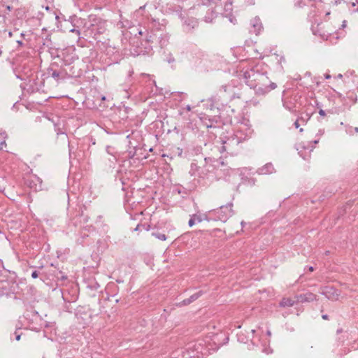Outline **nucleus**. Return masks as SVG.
Here are the masks:
<instances>
[{
	"label": "nucleus",
	"instance_id": "1",
	"mask_svg": "<svg viewBox=\"0 0 358 358\" xmlns=\"http://www.w3.org/2000/svg\"><path fill=\"white\" fill-rule=\"evenodd\" d=\"M238 76L243 78L251 89H254L256 94L265 95L269 92L268 78L264 73H260L257 67L243 69L240 71Z\"/></svg>",
	"mask_w": 358,
	"mask_h": 358
},
{
	"label": "nucleus",
	"instance_id": "2",
	"mask_svg": "<svg viewBox=\"0 0 358 358\" xmlns=\"http://www.w3.org/2000/svg\"><path fill=\"white\" fill-rule=\"evenodd\" d=\"M232 204L222 206L220 208L210 212V215H214L215 220L226 222L232 214Z\"/></svg>",
	"mask_w": 358,
	"mask_h": 358
},
{
	"label": "nucleus",
	"instance_id": "3",
	"mask_svg": "<svg viewBox=\"0 0 358 358\" xmlns=\"http://www.w3.org/2000/svg\"><path fill=\"white\" fill-rule=\"evenodd\" d=\"M248 137H249L248 135H245V137L243 138L241 136H238V133H237L235 135V137H233V138H228L227 141L223 142L224 145H222L221 147V149L220 150V152H223L224 151L228 150L229 146H231L232 145H235V144L238 145L241 141L245 140Z\"/></svg>",
	"mask_w": 358,
	"mask_h": 358
},
{
	"label": "nucleus",
	"instance_id": "4",
	"mask_svg": "<svg viewBox=\"0 0 358 358\" xmlns=\"http://www.w3.org/2000/svg\"><path fill=\"white\" fill-rule=\"evenodd\" d=\"M250 26L251 29H250V31L256 35H258L263 29L262 22L257 17H255L250 20Z\"/></svg>",
	"mask_w": 358,
	"mask_h": 358
},
{
	"label": "nucleus",
	"instance_id": "5",
	"mask_svg": "<svg viewBox=\"0 0 358 358\" xmlns=\"http://www.w3.org/2000/svg\"><path fill=\"white\" fill-rule=\"evenodd\" d=\"M274 171L275 169L271 163H267L257 170V173L261 175L271 174Z\"/></svg>",
	"mask_w": 358,
	"mask_h": 358
},
{
	"label": "nucleus",
	"instance_id": "6",
	"mask_svg": "<svg viewBox=\"0 0 358 358\" xmlns=\"http://www.w3.org/2000/svg\"><path fill=\"white\" fill-rule=\"evenodd\" d=\"M296 298H297V301H300L302 303L311 302V301H313L314 300H316V295L310 292V293H306L304 294H301L299 296H297Z\"/></svg>",
	"mask_w": 358,
	"mask_h": 358
},
{
	"label": "nucleus",
	"instance_id": "7",
	"mask_svg": "<svg viewBox=\"0 0 358 358\" xmlns=\"http://www.w3.org/2000/svg\"><path fill=\"white\" fill-rule=\"evenodd\" d=\"M296 301L289 298H283L280 303L281 307H292L295 304Z\"/></svg>",
	"mask_w": 358,
	"mask_h": 358
},
{
	"label": "nucleus",
	"instance_id": "8",
	"mask_svg": "<svg viewBox=\"0 0 358 358\" xmlns=\"http://www.w3.org/2000/svg\"><path fill=\"white\" fill-rule=\"evenodd\" d=\"M201 295H202V292L201 291L192 294L189 298L185 299L183 301V303L185 305L189 304L190 303H192V302L194 301L195 300H196Z\"/></svg>",
	"mask_w": 358,
	"mask_h": 358
},
{
	"label": "nucleus",
	"instance_id": "9",
	"mask_svg": "<svg viewBox=\"0 0 358 358\" xmlns=\"http://www.w3.org/2000/svg\"><path fill=\"white\" fill-rule=\"evenodd\" d=\"M152 235L161 241L166 240V236L165 234H160V233H152Z\"/></svg>",
	"mask_w": 358,
	"mask_h": 358
},
{
	"label": "nucleus",
	"instance_id": "10",
	"mask_svg": "<svg viewBox=\"0 0 358 358\" xmlns=\"http://www.w3.org/2000/svg\"><path fill=\"white\" fill-rule=\"evenodd\" d=\"M193 348H194L196 349V350L197 351L196 353L201 352L202 355L203 354L202 346H193ZM193 356L194 357L196 356L197 357H199V355L197 354H195Z\"/></svg>",
	"mask_w": 358,
	"mask_h": 358
},
{
	"label": "nucleus",
	"instance_id": "11",
	"mask_svg": "<svg viewBox=\"0 0 358 358\" xmlns=\"http://www.w3.org/2000/svg\"><path fill=\"white\" fill-rule=\"evenodd\" d=\"M327 292H324V294H326L327 297L331 299V300H337L338 299V294H336V295H334V294H332V296L331 295H328L327 294Z\"/></svg>",
	"mask_w": 358,
	"mask_h": 358
},
{
	"label": "nucleus",
	"instance_id": "12",
	"mask_svg": "<svg viewBox=\"0 0 358 358\" xmlns=\"http://www.w3.org/2000/svg\"><path fill=\"white\" fill-rule=\"evenodd\" d=\"M238 340L241 343H246L248 341V339L245 338L242 334L238 335Z\"/></svg>",
	"mask_w": 358,
	"mask_h": 358
},
{
	"label": "nucleus",
	"instance_id": "13",
	"mask_svg": "<svg viewBox=\"0 0 358 358\" xmlns=\"http://www.w3.org/2000/svg\"><path fill=\"white\" fill-rule=\"evenodd\" d=\"M59 72L57 71H53L51 76L53 78L57 80L59 78Z\"/></svg>",
	"mask_w": 358,
	"mask_h": 358
},
{
	"label": "nucleus",
	"instance_id": "14",
	"mask_svg": "<svg viewBox=\"0 0 358 358\" xmlns=\"http://www.w3.org/2000/svg\"><path fill=\"white\" fill-rule=\"evenodd\" d=\"M277 87L276 84L274 83H270V84H268V88L269 89V92L272 90L275 89Z\"/></svg>",
	"mask_w": 358,
	"mask_h": 358
},
{
	"label": "nucleus",
	"instance_id": "15",
	"mask_svg": "<svg viewBox=\"0 0 358 358\" xmlns=\"http://www.w3.org/2000/svg\"><path fill=\"white\" fill-rule=\"evenodd\" d=\"M192 217L194 218L195 221H197L199 222H201L202 221V218L201 217L200 215H193Z\"/></svg>",
	"mask_w": 358,
	"mask_h": 358
},
{
	"label": "nucleus",
	"instance_id": "16",
	"mask_svg": "<svg viewBox=\"0 0 358 358\" xmlns=\"http://www.w3.org/2000/svg\"><path fill=\"white\" fill-rule=\"evenodd\" d=\"M194 223H195L194 218H193L192 217H191V218L189 219V222H188L189 226V227H192V226L194 224Z\"/></svg>",
	"mask_w": 358,
	"mask_h": 358
},
{
	"label": "nucleus",
	"instance_id": "17",
	"mask_svg": "<svg viewBox=\"0 0 358 358\" xmlns=\"http://www.w3.org/2000/svg\"><path fill=\"white\" fill-rule=\"evenodd\" d=\"M38 275V271H34L32 273H31V277L33 278H36Z\"/></svg>",
	"mask_w": 358,
	"mask_h": 358
},
{
	"label": "nucleus",
	"instance_id": "18",
	"mask_svg": "<svg viewBox=\"0 0 358 358\" xmlns=\"http://www.w3.org/2000/svg\"><path fill=\"white\" fill-rule=\"evenodd\" d=\"M71 32L76 33L77 35H80V31L76 29H71Z\"/></svg>",
	"mask_w": 358,
	"mask_h": 358
},
{
	"label": "nucleus",
	"instance_id": "19",
	"mask_svg": "<svg viewBox=\"0 0 358 358\" xmlns=\"http://www.w3.org/2000/svg\"><path fill=\"white\" fill-rule=\"evenodd\" d=\"M324 134V131L322 130V129H320L318 133L317 134V136H318V138H320L321 136H322Z\"/></svg>",
	"mask_w": 358,
	"mask_h": 358
},
{
	"label": "nucleus",
	"instance_id": "20",
	"mask_svg": "<svg viewBox=\"0 0 358 358\" xmlns=\"http://www.w3.org/2000/svg\"><path fill=\"white\" fill-rule=\"evenodd\" d=\"M6 145V144L5 141L1 142L0 143V150H3V147Z\"/></svg>",
	"mask_w": 358,
	"mask_h": 358
},
{
	"label": "nucleus",
	"instance_id": "21",
	"mask_svg": "<svg viewBox=\"0 0 358 358\" xmlns=\"http://www.w3.org/2000/svg\"><path fill=\"white\" fill-rule=\"evenodd\" d=\"M319 114H320L321 116H324V115H325V112H324V110H322V109H321V110H320V111H319Z\"/></svg>",
	"mask_w": 358,
	"mask_h": 358
},
{
	"label": "nucleus",
	"instance_id": "22",
	"mask_svg": "<svg viewBox=\"0 0 358 358\" xmlns=\"http://www.w3.org/2000/svg\"><path fill=\"white\" fill-rule=\"evenodd\" d=\"M294 126L296 128H299V122L298 120H296L295 122H294Z\"/></svg>",
	"mask_w": 358,
	"mask_h": 358
},
{
	"label": "nucleus",
	"instance_id": "23",
	"mask_svg": "<svg viewBox=\"0 0 358 358\" xmlns=\"http://www.w3.org/2000/svg\"><path fill=\"white\" fill-rule=\"evenodd\" d=\"M322 317L324 319V320H327L328 319V315H323L322 316Z\"/></svg>",
	"mask_w": 358,
	"mask_h": 358
},
{
	"label": "nucleus",
	"instance_id": "24",
	"mask_svg": "<svg viewBox=\"0 0 358 358\" xmlns=\"http://www.w3.org/2000/svg\"><path fill=\"white\" fill-rule=\"evenodd\" d=\"M324 77H325L326 79H329V78H331V76L329 74H325Z\"/></svg>",
	"mask_w": 358,
	"mask_h": 358
},
{
	"label": "nucleus",
	"instance_id": "25",
	"mask_svg": "<svg viewBox=\"0 0 358 358\" xmlns=\"http://www.w3.org/2000/svg\"><path fill=\"white\" fill-rule=\"evenodd\" d=\"M308 271H310V272L313 271H314L313 267V266H309L308 267Z\"/></svg>",
	"mask_w": 358,
	"mask_h": 358
},
{
	"label": "nucleus",
	"instance_id": "26",
	"mask_svg": "<svg viewBox=\"0 0 358 358\" xmlns=\"http://www.w3.org/2000/svg\"><path fill=\"white\" fill-rule=\"evenodd\" d=\"M16 341H20V334H17L16 335V338H15Z\"/></svg>",
	"mask_w": 358,
	"mask_h": 358
},
{
	"label": "nucleus",
	"instance_id": "27",
	"mask_svg": "<svg viewBox=\"0 0 358 358\" xmlns=\"http://www.w3.org/2000/svg\"><path fill=\"white\" fill-rule=\"evenodd\" d=\"M319 140H320V138H318L317 140H315V141H313V143H314V144H317V143H318Z\"/></svg>",
	"mask_w": 358,
	"mask_h": 358
},
{
	"label": "nucleus",
	"instance_id": "28",
	"mask_svg": "<svg viewBox=\"0 0 358 358\" xmlns=\"http://www.w3.org/2000/svg\"><path fill=\"white\" fill-rule=\"evenodd\" d=\"M194 166H196V164H192V165H191V171H190V172H192V171Z\"/></svg>",
	"mask_w": 358,
	"mask_h": 358
},
{
	"label": "nucleus",
	"instance_id": "29",
	"mask_svg": "<svg viewBox=\"0 0 358 358\" xmlns=\"http://www.w3.org/2000/svg\"><path fill=\"white\" fill-rule=\"evenodd\" d=\"M186 109H187V110L189 111V110H191V107H190V106L187 105V106H186Z\"/></svg>",
	"mask_w": 358,
	"mask_h": 358
},
{
	"label": "nucleus",
	"instance_id": "30",
	"mask_svg": "<svg viewBox=\"0 0 358 358\" xmlns=\"http://www.w3.org/2000/svg\"><path fill=\"white\" fill-rule=\"evenodd\" d=\"M345 23H346V21H345V20H344V21L343 22V24H342V27H345Z\"/></svg>",
	"mask_w": 358,
	"mask_h": 358
},
{
	"label": "nucleus",
	"instance_id": "31",
	"mask_svg": "<svg viewBox=\"0 0 358 358\" xmlns=\"http://www.w3.org/2000/svg\"><path fill=\"white\" fill-rule=\"evenodd\" d=\"M353 129L356 133H358V127H355Z\"/></svg>",
	"mask_w": 358,
	"mask_h": 358
},
{
	"label": "nucleus",
	"instance_id": "32",
	"mask_svg": "<svg viewBox=\"0 0 358 358\" xmlns=\"http://www.w3.org/2000/svg\"><path fill=\"white\" fill-rule=\"evenodd\" d=\"M138 34H139L140 35H142V34H143V31H142V30H139V31H138Z\"/></svg>",
	"mask_w": 358,
	"mask_h": 358
},
{
	"label": "nucleus",
	"instance_id": "33",
	"mask_svg": "<svg viewBox=\"0 0 358 358\" xmlns=\"http://www.w3.org/2000/svg\"><path fill=\"white\" fill-rule=\"evenodd\" d=\"M255 330H254V329L251 330V333H252V334H255Z\"/></svg>",
	"mask_w": 358,
	"mask_h": 358
},
{
	"label": "nucleus",
	"instance_id": "34",
	"mask_svg": "<svg viewBox=\"0 0 358 358\" xmlns=\"http://www.w3.org/2000/svg\"><path fill=\"white\" fill-rule=\"evenodd\" d=\"M138 228H139V225H138V226L136 227V228L135 229V230H136V231L138 230Z\"/></svg>",
	"mask_w": 358,
	"mask_h": 358
},
{
	"label": "nucleus",
	"instance_id": "35",
	"mask_svg": "<svg viewBox=\"0 0 358 358\" xmlns=\"http://www.w3.org/2000/svg\"><path fill=\"white\" fill-rule=\"evenodd\" d=\"M267 334H268V336H270V335H271V331H267Z\"/></svg>",
	"mask_w": 358,
	"mask_h": 358
},
{
	"label": "nucleus",
	"instance_id": "36",
	"mask_svg": "<svg viewBox=\"0 0 358 358\" xmlns=\"http://www.w3.org/2000/svg\"><path fill=\"white\" fill-rule=\"evenodd\" d=\"M303 129L302 128L300 129L299 131L303 132Z\"/></svg>",
	"mask_w": 358,
	"mask_h": 358
},
{
	"label": "nucleus",
	"instance_id": "37",
	"mask_svg": "<svg viewBox=\"0 0 358 358\" xmlns=\"http://www.w3.org/2000/svg\"><path fill=\"white\" fill-rule=\"evenodd\" d=\"M330 14V12H327L326 15H329Z\"/></svg>",
	"mask_w": 358,
	"mask_h": 358
},
{
	"label": "nucleus",
	"instance_id": "38",
	"mask_svg": "<svg viewBox=\"0 0 358 358\" xmlns=\"http://www.w3.org/2000/svg\"><path fill=\"white\" fill-rule=\"evenodd\" d=\"M18 44H20L22 45V42L21 41H17Z\"/></svg>",
	"mask_w": 358,
	"mask_h": 358
},
{
	"label": "nucleus",
	"instance_id": "39",
	"mask_svg": "<svg viewBox=\"0 0 358 358\" xmlns=\"http://www.w3.org/2000/svg\"><path fill=\"white\" fill-rule=\"evenodd\" d=\"M313 147H312V148L310 149V151L311 152V151H313Z\"/></svg>",
	"mask_w": 358,
	"mask_h": 358
},
{
	"label": "nucleus",
	"instance_id": "40",
	"mask_svg": "<svg viewBox=\"0 0 358 358\" xmlns=\"http://www.w3.org/2000/svg\"><path fill=\"white\" fill-rule=\"evenodd\" d=\"M341 77H342V75L339 74L338 78H341Z\"/></svg>",
	"mask_w": 358,
	"mask_h": 358
},
{
	"label": "nucleus",
	"instance_id": "41",
	"mask_svg": "<svg viewBox=\"0 0 358 358\" xmlns=\"http://www.w3.org/2000/svg\"><path fill=\"white\" fill-rule=\"evenodd\" d=\"M357 10H358V8H357Z\"/></svg>",
	"mask_w": 358,
	"mask_h": 358
}]
</instances>
